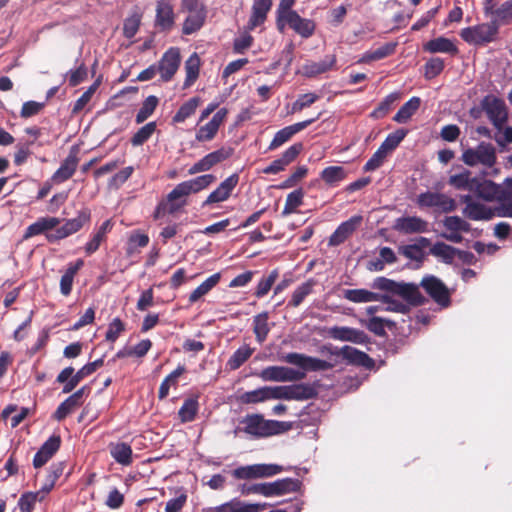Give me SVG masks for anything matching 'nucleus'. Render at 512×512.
Here are the masks:
<instances>
[{"label": "nucleus", "mask_w": 512, "mask_h": 512, "mask_svg": "<svg viewBox=\"0 0 512 512\" xmlns=\"http://www.w3.org/2000/svg\"><path fill=\"white\" fill-rule=\"evenodd\" d=\"M419 286L420 284L397 282L393 295L401 297L409 306H421L426 299L419 291Z\"/></svg>", "instance_id": "nucleus-24"}, {"label": "nucleus", "mask_w": 512, "mask_h": 512, "mask_svg": "<svg viewBox=\"0 0 512 512\" xmlns=\"http://www.w3.org/2000/svg\"><path fill=\"white\" fill-rule=\"evenodd\" d=\"M461 160L470 167L480 164L486 168H491L497 162L496 149L491 143L481 142L475 148L464 150Z\"/></svg>", "instance_id": "nucleus-4"}, {"label": "nucleus", "mask_w": 512, "mask_h": 512, "mask_svg": "<svg viewBox=\"0 0 512 512\" xmlns=\"http://www.w3.org/2000/svg\"><path fill=\"white\" fill-rule=\"evenodd\" d=\"M157 124L152 121L142 126L130 139L132 146L137 147L147 142L156 131Z\"/></svg>", "instance_id": "nucleus-62"}, {"label": "nucleus", "mask_w": 512, "mask_h": 512, "mask_svg": "<svg viewBox=\"0 0 512 512\" xmlns=\"http://www.w3.org/2000/svg\"><path fill=\"white\" fill-rule=\"evenodd\" d=\"M175 23L172 5L167 1H158L156 5L155 26L163 32L170 31Z\"/></svg>", "instance_id": "nucleus-29"}, {"label": "nucleus", "mask_w": 512, "mask_h": 512, "mask_svg": "<svg viewBox=\"0 0 512 512\" xmlns=\"http://www.w3.org/2000/svg\"><path fill=\"white\" fill-rule=\"evenodd\" d=\"M61 445V437L52 435L49 437L36 452L33 458V466L38 469L44 466L59 450Z\"/></svg>", "instance_id": "nucleus-25"}, {"label": "nucleus", "mask_w": 512, "mask_h": 512, "mask_svg": "<svg viewBox=\"0 0 512 512\" xmlns=\"http://www.w3.org/2000/svg\"><path fill=\"white\" fill-rule=\"evenodd\" d=\"M300 481L293 478L278 479L274 482L241 484L239 491L242 495L259 494L265 497L282 496L296 492L300 488Z\"/></svg>", "instance_id": "nucleus-2"}, {"label": "nucleus", "mask_w": 512, "mask_h": 512, "mask_svg": "<svg viewBox=\"0 0 512 512\" xmlns=\"http://www.w3.org/2000/svg\"><path fill=\"white\" fill-rule=\"evenodd\" d=\"M314 286L315 281L313 279H309L302 283L294 290L288 306L298 307L304 301V299L313 292Z\"/></svg>", "instance_id": "nucleus-56"}, {"label": "nucleus", "mask_w": 512, "mask_h": 512, "mask_svg": "<svg viewBox=\"0 0 512 512\" xmlns=\"http://www.w3.org/2000/svg\"><path fill=\"white\" fill-rule=\"evenodd\" d=\"M181 63L180 50L176 47L169 48L158 61L157 70L163 82L173 79Z\"/></svg>", "instance_id": "nucleus-17"}, {"label": "nucleus", "mask_w": 512, "mask_h": 512, "mask_svg": "<svg viewBox=\"0 0 512 512\" xmlns=\"http://www.w3.org/2000/svg\"><path fill=\"white\" fill-rule=\"evenodd\" d=\"M279 277V272L277 269L272 270L267 276H263L258 282L254 295L257 298H262L268 294L271 290L272 286L275 284L276 280Z\"/></svg>", "instance_id": "nucleus-61"}, {"label": "nucleus", "mask_w": 512, "mask_h": 512, "mask_svg": "<svg viewBox=\"0 0 512 512\" xmlns=\"http://www.w3.org/2000/svg\"><path fill=\"white\" fill-rule=\"evenodd\" d=\"M361 221V216H353L347 221L341 223L329 237V245L338 246L345 242L348 237L356 230Z\"/></svg>", "instance_id": "nucleus-31"}, {"label": "nucleus", "mask_w": 512, "mask_h": 512, "mask_svg": "<svg viewBox=\"0 0 512 512\" xmlns=\"http://www.w3.org/2000/svg\"><path fill=\"white\" fill-rule=\"evenodd\" d=\"M286 363L298 366L305 371H325L333 368V364L305 354L291 352L283 357Z\"/></svg>", "instance_id": "nucleus-15"}, {"label": "nucleus", "mask_w": 512, "mask_h": 512, "mask_svg": "<svg viewBox=\"0 0 512 512\" xmlns=\"http://www.w3.org/2000/svg\"><path fill=\"white\" fill-rule=\"evenodd\" d=\"M396 44L394 43H386L381 47L375 49L374 51L366 52L360 62L362 63H370L373 61L384 59L395 52Z\"/></svg>", "instance_id": "nucleus-55"}, {"label": "nucleus", "mask_w": 512, "mask_h": 512, "mask_svg": "<svg viewBox=\"0 0 512 512\" xmlns=\"http://www.w3.org/2000/svg\"><path fill=\"white\" fill-rule=\"evenodd\" d=\"M461 39L469 45L483 47L498 39L499 30L490 20L488 22L465 27L459 33Z\"/></svg>", "instance_id": "nucleus-3"}, {"label": "nucleus", "mask_w": 512, "mask_h": 512, "mask_svg": "<svg viewBox=\"0 0 512 512\" xmlns=\"http://www.w3.org/2000/svg\"><path fill=\"white\" fill-rule=\"evenodd\" d=\"M216 180L213 174H205L196 178L181 182L168 194L169 200H178L189 196L192 193H198L206 189Z\"/></svg>", "instance_id": "nucleus-11"}, {"label": "nucleus", "mask_w": 512, "mask_h": 512, "mask_svg": "<svg viewBox=\"0 0 512 512\" xmlns=\"http://www.w3.org/2000/svg\"><path fill=\"white\" fill-rule=\"evenodd\" d=\"M322 115V112H319L315 117L304 120L302 122L295 123L290 126H286L279 131L276 132L274 135V138L272 139L269 150H275L276 148L280 147L287 141H289L296 133L304 130L309 125L314 123L316 120H318Z\"/></svg>", "instance_id": "nucleus-19"}, {"label": "nucleus", "mask_w": 512, "mask_h": 512, "mask_svg": "<svg viewBox=\"0 0 512 512\" xmlns=\"http://www.w3.org/2000/svg\"><path fill=\"white\" fill-rule=\"evenodd\" d=\"M416 203L420 208H438L444 213L453 212L456 209V201L439 192H423L417 196Z\"/></svg>", "instance_id": "nucleus-13"}, {"label": "nucleus", "mask_w": 512, "mask_h": 512, "mask_svg": "<svg viewBox=\"0 0 512 512\" xmlns=\"http://www.w3.org/2000/svg\"><path fill=\"white\" fill-rule=\"evenodd\" d=\"M114 223L111 219L104 221L101 226L92 234L91 239L85 245V253L91 255L95 253L101 243L106 240L107 234L112 230Z\"/></svg>", "instance_id": "nucleus-33"}, {"label": "nucleus", "mask_w": 512, "mask_h": 512, "mask_svg": "<svg viewBox=\"0 0 512 512\" xmlns=\"http://www.w3.org/2000/svg\"><path fill=\"white\" fill-rule=\"evenodd\" d=\"M207 17L206 8H200L193 12H188V16L184 20L182 26V33L184 35H191L202 28Z\"/></svg>", "instance_id": "nucleus-34"}, {"label": "nucleus", "mask_w": 512, "mask_h": 512, "mask_svg": "<svg viewBox=\"0 0 512 512\" xmlns=\"http://www.w3.org/2000/svg\"><path fill=\"white\" fill-rule=\"evenodd\" d=\"M304 195L302 188H298L290 192L286 197V202L281 215L285 217L295 213L297 208L303 205Z\"/></svg>", "instance_id": "nucleus-49"}, {"label": "nucleus", "mask_w": 512, "mask_h": 512, "mask_svg": "<svg viewBox=\"0 0 512 512\" xmlns=\"http://www.w3.org/2000/svg\"><path fill=\"white\" fill-rule=\"evenodd\" d=\"M496 206L497 217L512 218V190L501 185Z\"/></svg>", "instance_id": "nucleus-38"}, {"label": "nucleus", "mask_w": 512, "mask_h": 512, "mask_svg": "<svg viewBox=\"0 0 512 512\" xmlns=\"http://www.w3.org/2000/svg\"><path fill=\"white\" fill-rule=\"evenodd\" d=\"M362 323L370 332L379 337H385L387 335L385 326L392 327L394 325L393 321L377 316H373L369 320Z\"/></svg>", "instance_id": "nucleus-58"}, {"label": "nucleus", "mask_w": 512, "mask_h": 512, "mask_svg": "<svg viewBox=\"0 0 512 512\" xmlns=\"http://www.w3.org/2000/svg\"><path fill=\"white\" fill-rule=\"evenodd\" d=\"M61 220L57 217H40L34 223L30 224L23 235V240H27L37 235L50 234L51 230H54L59 226Z\"/></svg>", "instance_id": "nucleus-28"}, {"label": "nucleus", "mask_w": 512, "mask_h": 512, "mask_svg": "<svg viewBox=\"0 0 512 512\" xmlns=\"http://www.w3.org/2000/svg\"><path fill=\"white\" fill-rule=\"evenodd\" d=\"M423 48L430 53H449L454 55L458 52L455 44L443 36L428 41L424 44Z\"/></svg>", "instance_id": "nucleus-39"}, {"label": "nucleus", "mask_w": 512, "mask_h": 512, "mask_svg": "<svg viewBox=\"0 0 512 512\" xmlns=\"http://www.w3.org/2000/svg\"><path fill=\"white\" fill-rule=\"evenodd\" d=\"M271 399H283V400H309L317 397V389L306 383L292 384L286 386H274L270 387Z\"/></svg>", "instance_id": "nucleus-5"}, {"label": "nucleus", "mask_w": 512, "mask_h": 512, "mask_svg": "<svg viewBox=\"0 0 512 512\" xmlns=\"http://www.w3.org/2000/svg\"><path fill=\"white\" fill-rule=\"evenodd\" d=\"M201 99L200 97H192L186 102H184L175 115L172 118L173 123H183L187 118L192 116L197 107L200 105Z\"/></svg>", "instance_id": "nucleus-48"}, {"label": "nucleus", "mask_w": 512, "mask_h": 512, "mask_svg": "<svg viewBox=\"0 0 512 512\" xmlns=\"http://www.w3.org/2000/svg\"><path fill=\"white\" fill-rule=\"evenodd\" d=\"M83 265L84 261L82 259H78L68 265V268L60 279V292L63 296H69L71 294L74 278Z\"/></svg>", "instance_id": "nucleus-35"}, {"label": "nucleus", "mask_w": 512, "mask_h": 512, "mask_svg": "<svg viewBox=\"0 0 512 512\" xmlns=\"http://www.w3.org/2000/svg\"><path fill=\"white\" fill-rule=\"evenodd\" d=\"M294 4H295V0H281L280 1L277 11H276V14H277L276 25H277V29L280 32H283L285 30L284 21L290 17L289 14L291 12H296L295 10L292 9Z\"/></svg>", "instance_id": "nucleus-60"}, {"label": "nucleus", "mask_w": 512, "mask_h": 512, "mask_svg": "<svg viewBox=\"0 0 512 512\" xmlns=\"http://www.w3.org/2000/svg\"><path fill=\"white\" fill-rule=\"evenodd\" d=\"M428 222L418 216H404L395 220L394 229L403 234L425 233Z\"/></svg>", "instance_id": "nucleus-27"}, {"label": "nucleus", "mask_w": 512, "mask_h": 512, "mask_svg": "<svg viewBox=\"0 0 512 512\" xmlns=\"http://www.w3.org/2000/svg\"><path fill=\"white\" fill-rule=\"evenodd\" d=\"M289 18L284 21L296 34L304 39L312 37L316 30V22L313 19L303 18L298 12H291Z\"/></svg>", "instance_id": "nucleus-22"}, {"label": "nucleus", "mask_w": 512, "mask_h": 512, "mask_svg": "<svg viewBox=\"0 0 512 512\" xmlns=\"http://www.w3.org/2000/svg\"><path fill=\"white\" fill-rule=\"evenodd\" d=\"M272 4V0H254L251 15L246 26L248 31L254 30L266 21Z\"/></svg>", "instance_id": "nucleus-30"}, {"label": "nucleus", "mask_w": 512, "mask_h": 512, "mask_svg": "<svg viewBox=\"0 0 512 512\" xmlns=\"http://www.w3.org/2000/svg\"><path fill=\"white\" fill-rule=\"evenodd\" d=\"M477 177H472L470 170L464 169L458 174L451 175L448 184L457 190L473 191Z\"/></svg>", "instance_id": "nucleus-41"}, {"label": "nucleus", "mask_w": 512, "mask_h": 512, "mask_svg": "<svg viewBox=\"0 0 512 512\" xmlns=\"http://www.w3.org/2000/svg\"><path fill=\"white\" fill-rule=\"evenodd\" d=\"M407 133L408 131L404 128L397 129L393 133L388 134V136L385 138V140L382 142L379 148L382 149L387 154L392 152L406 137Z\"/></svg>", "instance_id": "nucleus-59"}, {"label": "nucleus", "mask_w": 512, "mask_h": 512, "mask_svg": "<svg viewBox=\"0 0 512 512\" xmlns=\"http://www.w3.org/2000/svg\"><path fill=\"white\" fill-rule=\"evenodd\" d=\"M481 106L489 120L497 130H502L508 120V110L503 99L487 95L481 101Z\"/></svg>", "instance_id": "nucleus-9"}, {"label": "nucleus", "mask_w": 512, "mask_h": 512, "mask_svg": "<svg viewBox=\"0 0 512 512\" xmlns=\"http://www.w3.org/2000/svg\"><path fill=\"white\" fill-rule=\"evenodd\" d=\"M159 103V99L154 96H148L142 103L139 111L136 114L135 122L141 124L146 121L155 111Z\"/></svg>", "instance_id": "nucleus-57"}, {"label": "nucleus", "mask_w": 512, "mask_h": 512, "mask_svg": "<svg viewBox=\"0 0 512 512\" xmlns=\"http://www.w3.org/2000/svg\"><path fill=\"white\" fill-rule=\"evenodd\" d=\"M253 352L254 349L249 345L239 347L227 361V367L230 370H237L251 357Z\"/></svg>", "instance_id": "nucleus-52"}, {"label": "nucleus", "mask_w": 512, "mask_h": 512, "mask_svg": "<svg viewBox=\"0 0 512 512\" xmlns=\"http://www.w3.org/2000/svg\"><path fill=\"white\" fill-rule=\"evenodd\" d=\"M200 71V57L197 53H193L185 62L186 78L184 88L190 87L197 80Z\"/></svg>", "instance_id": "nucleus-46"}, {"label": "nucleus", "mask_w": 512, "mask_h": 512, "mask_svg": "<svg viewBox=\"0 0 512 512\" xmlns=\"http://www.w3.org/2000/svg\"><path fill=\"white\" fill-rule=\"evenodd\" d=\"M239 182V175L234 173L226 178L220 185L209 194L206 200L203 202L202 206H208L213 203H219L227 200L234 188L237 186Z\"/></svg>", "instance_id": "nucleus-20"}, {"label": "nucleus", "mask_w": 512, "mask_h": 512, "mask_svg": "<svg viewBox=\"0 0 512 512\" xmlns=\"http://www.w3.org/2000/svg\"><path fill=\"white\" fill-rule=\"evenodd\" d=\"M336 63L334 55L326 56L324 59L318 62H308L304 65L305 75L308 77H314L319 74H323L332 69Z\"/></svg>", "instance_id": "nucleus-42"}, {"label": "nucleus", "mask_w": 512, "mask_h": 512, "mask_svg": "<svg viewBox=\"0 0 512 512\" xmlns=\"http://www.w3.org/2000/svg\"><path fill=\"white\" fill-rule=\"evenodd\" d=\"M329 335L335 340L348 341L355 344H368L371 342L370 337L364 331L346 326L332 327Z\"/></svg>", "instance_id": "nucleus-23"}, {"label": "nucleus", "mask_w": 512, "mask_h": 512, "mask_svg": "<svg viewBox=\"0 0 512 512\" xmlns=\"http://www.w3.org/2000/svg\"><path fill=\"white\" fill-rule=\"evenodd\" d=\"M220 273H215L209 276L204 282H202L197 288H195L190 296L189 301L194 303L198 301L202 296L206 295L212 288H214L220 281Z\"/></svg>", "instance_id": "nucleus-53"}, {"label": "nucleus", "mask_w": 512, "mask_h": 512, "mask_svg": "<svg viewBox=\"0 0 512 512\" xmlns=\"http://www.w3.org/2000/svg\"><path fill=\"white\" fill-rule=\"evenodd\" d=\"M269 315L267 312H262L253 318V332L259 344H262L270 332L268 323Z\"/></svg>", "instance_id": "nucleus-44"}, {"label": "nucleus", "mask_w": 512, "mask_h": 512, "mask_svg": "<svg viewBox=\"0 0 512 512\" xmlns=\"http://www.w3.org/2000/svg\"><path fill=\"white\" fill-rule=\"evenodd\" d=\"M78 163V150L77 148L73 147L70 150L68 156L62 161L60 167L52 175V181L54 183L60 184L70 179L74 175Z\"/></svg>", "instance_id": "nucleus-21"}, {"label": "nucleus", "mask_w": 512, "mask_h": 512, "mask_svg": "<svg viewBox=\"0 0 512 512\" xmlns=\"http://www.w3.org/2000/svg\"><path fill=\"white\" fill-rule=\"evenodd\" d=\"M400 98V93L393 92L387 95L379 105L370 113V117L373 119L384 118L392 109L395 102Z\"/></svg>", "instance_id": "nucleus-54"}, {"label": "nucleus", "mask_w": 512, "mask_h": 512, "mask_svg": "<svg viewBox=\"0 0 512 512\" xmlns=\"http://www.w3.org/2000/svg\"><path fill=\"white\" fill-rule=\"evenodd\" d=\"M90 391L91 388L87 385L79 388L59 404L53 413L52 418L59 422L63 421L68 415L72 414L84 404L85 399L90 394Z\"/></svg>", "instance_id": "nucleus-12"}, {"label": "nucleus", "mask_w": 512, "mask_h": 512, "mask_svg": "<svg viewBox=\"0 0 512 512\" xmlns=\"http://www.w3.org/2000/svg\"><path fill=\"white\" fill-rule=\"evenodd\" d=\"M378 301L387 305L383 309L385 311L397 312L402 314H406L410 311V307L408 304L396 300L388 294H379Z\"/></svg>", "instance_id": "nucleus-63"}, {"label": "nucleus", "mask_w": 512, "mask_h": 512, "mask_svg": "<svg viewBox=\"0 0 512 512\" xmlns=\"http://www.w3.org/2000/svg\"><path fill=\"white\" fill-rule=\"evenodd\" d=\"M112 458L123 466H129L132 461V448L125 442L111 443L109 445Z\"/></svg>", "instance_id": "nucleus-37"}, {"label": "nucleus", "mask_w": 512, "mask_h": 512, "mask_svg": "<svg viewBox=\"0 0 512 512\" xmlns=\"http://www.w3.org/2000/svg\"><path fill=\"white\" fill-rule=\"evenodd\" d=\"M91 221V211L89 208L81 209L75 218L68 219L65 223L57 227L55 231L46 234V239L49 243L58 242L70 235L80 231L85 225Z\"/></svg>", "instance_id": "nucleus-6"}, {"label": "nucleus", "mask_w": 512, "mask_h": 512, "mask_svg": "<svg viewBox=\"0 0 512 512\" xmlns=\"http://www.w3.org/2000/svg\"><path fill=\"white\" fill-rule=\"evenodd\" d=\"M259 376L264 381L295 382L304 379L306 373L285 366H268L260 372Z\"/></svg>", "instance_id": "nucleus-16"}, {"label": "nucleus", "mask_w": 512, "mask_h": 512, "mask_svg": "<svg viewBox=\"0 0 512 512\" xmlns=\"http://www.w3.org/2000/svg\"><path fill=\"white\" fill-rule=\"evenodd\" d=\"M348 176L342 166H328L320 172V179L329 187H336Z\"/></svg>", "instance_id": "nucleus-36"}, {"label": "nucleus", "mask_w": 512, "mask_h": 512, "mask_svg": "<svg viewBox=\"0 0 512 512\" xmlns=\"http://www.w3.org/2000/svg\"><path fill=\"white\" fill-rule=\"evenodd\" d=\"M461 201L465 204L463 214L470 220L474 221H489L497 217L496 206L489 207L483 203L473 200L471 195H464Z\"/></svg>", "instance_id": "nucleus-14"}, {"label": "nucleus", "mask_w": 512, "mask_h": 512, "mask_svg": "<svg viewBox=\"0 0 512 512\" xmlns=\"http://www.w3.org/2000/svg\"><path fill=\"white\" fill-rule=\"evenodd\" d=\"M270 386H264L252 391H247L237 397L241 404H257L271 399Z\"/></svg>", "instance_id": "nucleus-40"}, {"label": "nucleus", "mask_w": 512, "mask_h": 512, "mask_svg": "<svg viewBox=\"0 0 512 512\" xmlns=\"http://www.w3.org/2000/svg\"><path fill=\"white\" fill-rule=\"evenodd\" d=\"M483 14L500 29L512 23V0L498 3L496 0L483 1Z\"/></svg>", "instance_id": "nucleus-7"}, {"label": "nucleus", "mask_w": 512, "mask_h": 512, "mask_svg": "<svg viewBox=\"0 0 512 512\" xmlns=\"http://www.w3.org/2000/svg\"><path fill=\"white\" fill-rule=\"evenodd\" d=\"M343 296L354 303H366L378 301L379 294L366 289H347L344 290Z\"/></svg>", "instance_id": "nucleus-50"}, {"label": "nucleus", "mask_w": 512, "mask_h": 512, "mask_svg": "<svg viewBox=\"0 0 512 512\" xmlns=\"http://www.w3.org/2000/svg\"><path fill=\"white\" fill-rule=\"evenodd\" d=\"M40 493L36 492H25L18 500V507L21 512H32L34 510L35 503L37 501L42 502L44 496L39 497Z\"/></svg>", "instance_id": "nucleus-64"}, {"label": "nucleus", "mask_w": 512, "mask_h": 512, "mask_svg": "<svg viewBox=\"0 0 512 512\" xmlns=\"http://www.w3.org/2000/svg\"><path fill=\"white\" fill-rule=\"evenodd\" d=\"M458 249L444 242H436L430 248V254L440 258L446 264H452Z\"/></svg>", "instance_id": "nucleus-47"}, {"label": "nucleus", "mask_w": 512, "mask_h": 512, "mask_svg": "<svg viewBox=\"0 0 512 512\" xmlns=\"http://www.w3.org/2000/svg\"><path fill=\"white\" fill-rule=\"evenodd\" d=\"M420 286L431 299L443 308L451 304V294L448 287L434 275H426L422 278Z\"/></svg>", "instance_id": "nucleus-10"}, {"label": "nucleus", "mask_w": 512, "mask_h": 512, "mask_svg": "<svg viewBox=\"0 0 512 512\" xmlns=\"http://www.w3.org/2000/svg\"><path fill=\"white\" fill-rule=\"evenodd\" d=\"M241 423L245 425L243 432L256 439L283 434L293 428L292 422L267 420L262 414H248Z\"/></svg>", "instance_id": "nucleus-1"}, {"label": "nucleus", "mask_w": 512, "mask_h": 512, "mask_svg": "<svg viewBox=\"0 0 512 512\" xmlns=\"http://www.w3.org/2000/svg\"><path fill=\"white\" fill-rule=\"evenodd\" d=\"M420 105L421 99L419 97L410 98L400 107L393 120L397 123H406L417 112Z\"/></svg>", "instance_id": "nucleus-43"}, {"label": "nucleus", "mask_w": 512, "mask_h": 512, "mask_svg": "<svg viewBox=\"0 0 512 512\" xmlns=\"http://www.w3.org/2000/svg\"><path fill=\"white\" fill-rule=\"evenodd\" d=\"M199 411V402L197 397H189L184 400L178 411V416L182 423H188L195 420Z\"/></svg>", "instance_id": "nucleus-45"}, {"label": "nucleus", "mask_w": 512, "mask_h": 512, "mask_svg": "<svg viewBox=\"0 0 512 512\" xmlns=\"http://www.w3.org/2000/svg\"><path fill=\"white\" fill-rule=\"evenodd\" d=\"M337 356H342L349 364L372 369L375 366L374 360L365 352H362L351 346H344L333 352Z\"/></svg>", "instance_id": "nucleus-26"}, {"label": "nucleus", "mask_w": 512, "mask_h": 512, "mask_svg": "<svg viewBox=\"0 0 512 512\" xmlns=\"http://www.w3.org/2000/svg\"><path fill=\"white\" fill-rule=\"evenodd\" d=\"M73 373L74 368L72 366H68L57 375L56 382L63 384L62 393L64 394L72 392L80 383Z\"/></svg>", "instance_id": "nucleus-51"}, {"label": "nucleus", "mask_w": 512, "mask_h": 512, "mask_svg": "<svg viewBox=\"0 0 512 512\" xmlns=\"http://www.w3.org/2000/svg\"><path fill=\"white\" fill-rule=\"evenodd\" d=\"M501 185L488 179H476L473 193L486 202H496Z\"/></svg>", "instance_id": "nucleus-32"}, {"label": "nucleus", "mask_w": 512, "mask_h": 512, "mask_svg": "<svg viewBox=\"0 0 512 512\" xmlns=\"http://www.w3.org/2000/svg\"><path fill=\"white\" fill-rule=\"evenodd\" d=\"M233 154L232 148L221 147L218 150L208 153L199 161L194 163L188 170L190 175L210 170L215 165L227 160Z\"/></svg>", "instance_id": "nucleus-18"}, {"label": "nucleus", "mask_w": 512, "mask_h": 512, "mask_svg": "<svg viewBox=\"0 0 512 512\" xmlns=\"http://www.w3.org/2000/svg\"><path fill=\"white\" fill-rule=\"evenodd\" d=\"M283 471V467L277 464H252L240 466L231 474L237 480H253L275 476Z\"/></svg>", "instance_id": "nucleus-8"}]
</instances>
